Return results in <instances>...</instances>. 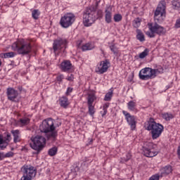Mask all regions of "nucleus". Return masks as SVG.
<instances>
[{
    "mask_svg": "<svg viewBox=\"0 0 180 180\" xmlns=\"http://www.w3.org/2000/svg\"><path fill=\"white\" fill-rule=\"evenodd\" d=\"M39 130L41 133H45L48 140H52V141H56V139L58 136L57 131H56V127H54V122L51 118L44 120L39 126Z\"/></svg>",
    "mask_w": 180,
    "mask_h": 180,
    "instance_id": "1",
    "label": "nucleus"
},
{
    "mask_svg": "<svg viewBox=\"0 0 180 180\" xmlns=\"http://www.w3.org/2000/svg\"><path fill=\"white\" fill-rule=\"evenodd\" d=\"M144 127L146 130L150 131L153 140H157L162 134V131H164V126L155 122L153 118L151 117L145 123Z\"/></svg>",
    "mask_w": 180,
    "mask_h": 180,
    "instance_id": "2",
    "label": "nucleus"
},
{
    "mask_svg": "<svg viewBox=\"0 0 180 180\" xmlns=\"http://www.w3.org/2000/svg\"><path fill=\"white\" fill-rule=\"evenodd\" d=\"M30 140L31 143H30V146L35 151L33 154L38 155L46 147V138L43 136L37 135L32 136Z\"/></svg>",
    "mask_w": 180,
    "mask_h": 180,
    "instance_id": "3",
    "label": "nucleus"
},
{
    "mask_svg": "<svg viewBox=\"0 0 180 180\" xmlns=\"http://www.w3.org/2000/svg\"><path fill=\"white\" fill-rule=\"evenodd\" d=\"M11 49L21 56H27V54L32 53V45L27 42H14L11 46Z\"/></svg>",
    "mask_w": 180,
    "mask_h": 180,
    "instance_id": "4",
    "label": "nucleus"
},
{
    "mask_svg": "<svg viewBox=\"0 0 180 180\" xmlns=\"http://www.w3.org/2000/svg\"><path fill=\"white\" fill-rule=\"evenodd\" d=\"M157 72H158V69L145 68L140 70L139 77L142 81H147L155 78L157 77Z\"/></svg>",
    "mask_w": 180,
    "mask_h": 180,
    "instance_id": "5",
    "label": "nucleus"
},
{
    "mask_svg": "<svg viewBox=\"0 0 180 180\" xmlns=\"http://www.w3.org/2000/svg\"><path fill=\"white\" fill-rule=\"evenodd\" d=\"M95 13L94 8L91 7L86 8L83 15V24L84 26H91L96 20Z\"/></svg>",
    "mask_w": 180,
    "mask_h": 180,
    "instance_id": "6",
    "label": "nucleus"
},
{
    "mask_svg": "<svg viewBox=\"0 0 180 180\" xmlns=\"http://www.w3.org/2000/svg\"><path fill=\"white\" fill-rule=\"evenodd\" d=\"M22 176L21 180H32L36 176L37 170L33 166L24 165L22 167Z\"/></svg>",
    "mask_w": 180,
    "mask_h": 180,
    "instance_id": "7",
    "label": "nucleus"
},
{
    "mask_svg": "<svg viewBox=\"0 0 180 180\" xmlns=\"http://www.w3.org/2000/svg\"><path fill=\"white\" fill-rule=\"evenodd\" d=\"M75 22V15L72 13H68L64 15V16L61 17L60 20V25L64 29H67L70 27V26H72V24Z\"/></svg>",
    "mask_w": 180,
    "mask_h": 180,
    "instance_id": "8",
    "label": "nucleus"
},
{
    "mask_svg": "<svg viewBox=\"0 0 180 180\" xmlns=\"http://www.w3.org/2000/svg\"><path fill=\"white\" fill-rule=\"evenodd\" d=\"M157 147V145L154 144L151 142L146 143L143 146V155L145 157L148 158H153L155 157V155H158V152L155 150V148Z\"/></svg>",
    "mask_w": 180,
    "mask_h": 180,
    "instance_id": "9",
    "label": "nucleus"
},
{
    "mask_svg": "<svg viewBox=\"0 0 180 180\" xmlns=\"http://www.w3.org/2000/svg\"><path fill=\"white\" fill-rule=\"evenodd\" d=\"M148 26L149 30L155 32V33H156V34H158V36H164V34L167 33V30L164 27L158 25V23L157 22H148Z\"/></svg>",
    "mask_w": 180,
    "mask_h": 180,
    "instance_id": "10",
    "label": "nucleus"
},
{
    "mask_svg": "<svg viewBox=\"0 0 180 180\" xmlns=\"http://www.w3.org/2000/svg\"><path fill=\"white\" fill-rule=\"evenodd\" d=\"M68 41L64 38H58L53 41V52L56 53L58 50L62 49H67V44Z\"/></svg>",
    "mask_w": 180,
    "mask_h": 180,
    "instance_id": "11",
    "label": "nucleus"
},
{
    "mask_svg": "<svg viewBox=\"0 0 180 180\" xmlns=\"http://www.w3.org/2000/svg\"><path fill=\"white\" fill-rule=\"evenodd\" d=\"M109 64H110V62L108 59H105V60H102L98 63L95 69V72L97 74H105L109 68Z\"/></svg>",
    "mask_w": 180,
    "mask_h": 180,
    "instance_id": "12",
    "label": "nucleus"
},
{
    "mask_svg": "<svg viewBox=\"0 0 180 180\" xmlns=\"http://www.w3.org/2000/svg\"><path fill=\"white\" fill-rule=\"evenodd\" d=\"M123 115L125 116V119L131 127V130H136V126L137 124V122L136 121V117L134 115H130V113L127 112V111H122Z\"/></svg>",
    "mask_w": 180,
    "mask_h": 180,
    "instance_id": "13",
    "label": "nucleus"
},
{
    "mask_svg": "<svg viewBox=\"0 0 180 180\" xmlns=\"http://www.w3.org/2000/svg\"><path fill=\"white\" fill-rule=\"evenodd\" d=\"M165 5H166L165 1H162L158 4L154 14L155 19H158L157 18L158 16H164V14H165V9H166Z\"/></svg>",
    "mask_w": 180,
    "mask_h": 180,
    "instance_id": "14",
    "label": "nucleus"
},
{
    "mask_svg": "<svg viewBox=\"0 0 180 180\" xmlns=\"http://www.w3.org/2000/svg\"><path fill=\"white\" fill-rule=\"evenodd\" d=\"M7 97L8 101H11V102H16V98H18L19 93L18 91L15 90V89L10 87L7 89Z\"/></svg>",
    "mask_w": 180,
    "mask_h": 180,
    "instance_id": "15",
    "label": "nucleus"
},
{
    "mask_svg": "<svg viewBox=\"0 0 180 180\" xmlns=\"http://www.w3.org/2000/svg\"><path fill=\"white\" fill-rule=\"evenodd\" d=\"M112 6H108L105 10V20L106 23H112Z\"/></svg>",
    "mask_w": 180,
    "mask_h": 180,
    "instance_id": "16",
    "label": "nucleus"
},
{
    "mask_svg": "<svg viewBox=\"0 0 180 180\" xmlns=\"http://www.w3.org/2000/svg\"><path fill=\"white\" fill-rule=\"evenodd\" d=\"M72 67V64L70 60H64L60 63V69L64 72L70 71Z\"/></svg>",
    "mask_w": 180,
    "mask_h": 180,
    "instance_id": "17",
    "label": "nucleus"
},
{
    "mask_svg": "<svg viewBox=\"0 0 180 180\" xmlns=\"http://www.w3.org/2000/svg\"><path fill=\"white\" fill-rule=\"evenodd\" d=\"M171 172H172V167L171 165L165 166L160 169L162 176H167V175H169Z\"/></svg>",
    "mask_w": 180,
    "mask_h": 180,
    "instance_id": "18",
    "label": "nucleus"
},
{
    "mask_svg": "<svg viewBox=\"0 0 180 180\" xmlns=\"http://www.w3.org/2000/svg\"><path fill=\"white\" fill-rule=\"evenodd\" d=\"M60 105L61 108H64L65 109H67L68 107V105H70V103L68 102V98L66 96H63L59 99Z\"/></svg>",
    "mask_w": 180,
    "mask_h": 180,
    "instance_id": "19",
    "label": "nucleus"
},
{
    "mask_svg": "<svg viewBox=\"0 0 180 180\" xmlns=\"http://www.w3.org/2000/svg\"><path fill=\"white\" fill-rule=\"evenodd\" d=\"M11 134L13 136V142L15 143H19L20 141V138L19 137V134H20V131L19 129L11 130Z\"/></svg>",
    "mask_w": 180,
    "mask_h": 180,
    "instance_id": "20",
    "label": "nucleus"
},
{
    "mask_svg": "<svg viewBox=\"0 0 180 180\" xmlns=\"http://www.w3.org/2000/svg\"><path fill=\"white\" fill-rule=\"evenodd\" d=\"M94 49H95V46H94V44H92L91 43L85 44L82 46V51H86L88 50H94Z\"/></svg>",
    "mask_w": 180,
    "mask_h": 180,
    "instance_id": "21",
    "label": "nucleus"
},
{
    "mask_svg": "<svg viewBox=\"0 0 180 180\" xmlns=\"http://www.w3.org/2000/svg\"><path fill=\"white\" fill-rule=\"evenodd\" d=\"M136 39L139 40V41H146V38L144 37V34L140 30H136Z\"/></svg>",
    "mask_w": 180,
    "mask_h": 180,
    "instance_id": "22",
    "label": "nucleus"
},
{
    "mask_svg": "<svg viewBox=\"0 0 180 180\" xmlns=\"http://www.w3.org/2000/svg\"><path fill=\"white\" fill-rule=\"evenodd\" d=\"M58 151V148H57V146H55L49 150L48 154L49 155H50V157H54V155L57 154Z\"/></svg>",
    "mask_w": 180,
    "mask_h": 180,
    "instance_id": "23",
    "label": "nucleus"
},
{
    "mask_svg": "<svg viewBox=\"0 0 180 180\" xmlns=\"http://www.w3.org/2000/svg\"><path fill=\"white\" fill-rule=\"evenodd\" d=\"M96 96L95 94H89L87 97V105H93Z\"/></svg>",
    "mask_w": 180,
    "mask_h": 180,
    "instance_id": "24",
    "label": "nucleus"
},
{
    "mask_svg": "<svg viewBox=\"0 0 180 180\" xmlns=\"http://www.w3.org/2000/svg\"><path fill=\"white\" fill-rule=\"evenodd\" d=\"M127 107L129 110H131L132 112H134L136 109V102H134V101H130L127 103Z\"/></svg>",
    "mask_w": 180,
    "mask_h": 180,
    "instance_id": "25",
    "label": "nucleus"
},
{
    "mask_svg": "<svg viewBox=\"0 0 180 180\" xmlns=\"http://www.w3.org/2000/svg\"><path fill=\"white\" fill-rule=\"evenodd\" d=\"M113 96V91L110 90V91H108L105 97H104V101L106 102H109L112 100V97Z\"/></svg>",
    "mask_w": 180,
    "mask_h": 180,
    "instance_id": "26",
    "label": "nucleus"
},
{
    "mask_svg": "<svg viewBox=\"0 0 180 180\" xmlns=\"http://www.w3.org/2000/svg\"><path fill=\"white\" fill-rule=\"evenodd\" d=\"M6 136L3 138H4V141L6 146L8 147V145L11 142V140H12V137L11 136V134L9 133H6Z\"/></svg>",
    "mask_w": 180,
    "mask_h": 180,
    "instance_id": "27",
    "label": "nucleus"
},
{
    "mask_svg": "<svg viewBox=\"0 0 180 180\" xmlns=\"http://www.w3.org/2000/svg\"><path fill=\"white\" fill-rule=\"evenodd\" d=\"M32 16L33 19L37 20V19H39V16H40V11L37 9L33 10L32 12Z\"/></svg>",
    "mask_w": 180,
    "mask_h": 180,
    "instance_id": "28",
    "label": "nucleus"
},
{
    "mask_svg": "<svg viewBox=\"0 0 180 180\" xmlns=\"http://www.w3.org/2000/svg\"><path fill=\"white\" fill-rule=\"evenodd\" d=\"M162 117L167 122H169V120H171V119H174V115L171 113L166 112L162 115Z\"/></svg>",
    "mask_w": 180,
    "mask_h": 180,
    "instance_id": "29",
    "label": "nucleus"
},
{
    "mask_svg": "<svg viewBox=\"0 0 180 180\" xmlns=\"http://www.w3.org/2000/svg\"><path fill=\"white\" fill-rule=\"evenodd\" d=\"M20 123H21L22 126H27V124L30 123V119L27 117L21 118L20 119Z\"/></svg>",
    "mask_w": 180,
    "mask_h": 180,
    "instance_id": "30",
    "label": "nucleus"
},
{
    "mask_svg": "<svg viewBox=\"0 0 180 180\" xmlns=\"http://www.w3.org/2000/svg\"><path fill=\"white\" fill-rule=\"evenodd\" d=\"M6 148V145L4 141V136L0 134V150H5Z\"/></svg>",
    "mask_w": 180,
    "mask_h": 180,
    "instance_id": "31",
    "label": "nucleus"
},
{
    "mask_svg": "<svg viewBox=\"0 0 180 180\" xmlns=\"http://www.w3.org/2000/svg\"><path fill=\"white\" fill-rule=\"evenodd\" d=\"M148 53H150V49H146L142 53L139 54V58H146Z\"/></svg>",
    "mask_w": 180,
    "mask_h": 180,
    "instance_id": "32",
    "label": "nucleus"
},
{
    "mask_svg": "<svg viewBox=\"0 0 180 180\" xmlns=\"http://www.w3.org/2000/svg\"><path fill=\"white\" fill-rule=\"evenodd\" d=\"M141 23V19L139 18H137L133 21V26L134 27L137 28L139 27V26H140Z\"/></svg>",
    "mask_w": 180,
    "mask_h": 180,
    "instance_id": "33",
    "label": "nucleus"
},
{
    "mask_svg": "<svg viewBox=\"0 0 180 180\" xmlns=\"http://www.w3.org/2000/svg\"><path fill=\"white\" fill-rule=\"evenodd\" d=\"M88 108L90 116H94V115H95V106L93 105H88Z\"/></svg>",
    "mask_w": 180,
    "mask_h": 180,
    "instance_id": "34",
    "label": "nucleus"
},
{
    "mask_svg": "<svg viewBox=\"0 0 180 180\" xmlns=\"http://www.w3.org/2000/svg\"><path fill=\"white\" fill-rule=\"evenodd\" d=\"M172 8L173 9L178 10L180 8V2L176 0L172 1Z\"/></svg>",
    "mask_w": 180,
    "mask_h": 180,
    "instance_id": "35",
    "label": "nucleus"
},
{
    "mask_svg": "<svg viewBox=\"0 0 180 180\" xmlns=\"http://www.w3.org/2000/svg\"><path fill=\"white\" fill-rule=\"evenodd\" d=\"M4 58H12L15 57V52H8L4 53Z\"/></svg>",
    "mask_w": 180,
    "mask_h": 180,
    "instance_id": "36",
    "label": "nucleus"
},
{
    "mask_svg": "<svg viewBox=\"0 0 180 180\" xmlns=\"http://www.w3.org/2000/svg\"><path fill=\"white\" fill-rule=\"evenodd\" d=\"M114 22H120L122 19V17L120 14H115L114 15Z\"/></svg>",
    "mask_w": 180,
    "mask_h": 180,
    "instance_id": "37",
    "label": "nucleus"
},
{
    "mask_svg": "<svg viewBox=\"0 0 180 180\" xmlns=\"http://www.w3.org/2000/svg\"><path fill=\"white\" fill-rule=\"evenodd\" d=\"M146 32V36L150 38L155 37V32H153V30H150Z\"/></svg>",
    "mask_w": 180,
    "mask_h": 180,
    "instance_id": "38",
    "label": "nucleus"
},
{
    "mask_svg": "<svg viewBox=\"0 0 180 180\" xmlns=\"http://www.w3.org/2000/svg\"><path fill=\"white\" fill-rule=\"evenodd\" d=\"M110 49L113 52L114 54H117V47L115 44L110 46Z\"/></svg>",
    "mask_w": 180,
    "mask_h": 180,
    "instance_id": "39",
    "label": "nucleus"
},
{
    "mask_svg": "<svg viewBox=\"0 0 180 180\" xmlns=\"http://www.w3.org/2000/svg\"><path fill=\"white\" fill-rule=\"evenodd\" d=\"M130 158H131V155L130 153H127V158L124 159L121 158V162H127V161H129V160H130Z\"/></svg>",
    "mask_w": 180,
    "mask_h": 180,
    "instance_id": "40",
    "label": "nucleus"
},
{
    "mask_svg": "<svg viewBox=\"0 0 180 180\" xmlns=\"http://www.w3.org/2000/svg\"><path fill=\"white\" fill-rule=\"evenodd\" d=\"M13 155H14L13 152L10 151V152L4 154V158H11L13 157Z\"/></svg>",
    "mask_w": 180,
    "mask_h": 180,
    "instance_id": "41",
    "label": "nucleus"
},
{
    "mask_svg": "<svg viewBox=\"0 0 180 180\" xmlns=\"http://www.w3.org/2000/svg\"><path fill=\"white\" fill-rule=\"evenodd\" d=\"M174 29H179L180 28V18H178L176 20V23L174 24Z\"/></svg>",
    "mask_w": 180,
    "mask_h": 180,
    "instance_id": "42",
    "label": "nucleus"
},
{
    "mask_svg": "<svg viewBox=\"0 0 180 180\" xmlns=\"http://www.w3.org/2000/svg\"><path fill=\"white\" fill-rule=\"evenodd\" d=\"M148 180H160V176L158 174L153 175Z\"/></svg>",
    "mask_w": 180,
    "mask_h": 180,
    "instance_id": "43",
    "label": "nucleus"
},
{
    "mask_svg": "<svg viewBox=\"0 0 180 180\" xmlns=\"http://www.w3.org/2000/svg\"><path fill=\"white\" fill-rule=\"evenodd\" d=\"M63 79H64V75H60L57 76L56 77V81L58 82H62Z\"/></svg>",
    "mask_w": 180,
    "mask_h": 180,
    "instance_id": "44",
    "label": "nucleus"
},
{
    "mask_svg": "<svg viewBox=\"0 0 180 180\" xmlns=\"http://www.w3.org/2000/svg\"><path fill=\"white\" fill-rule=\"evenodd\" d=\"M82 44V39H79L77 41V46L78 47V49L81 47Z\"/></svg>",
    "mask_w": 180,
    "mask_h": 180,
    "instance_id": "45",
    "label": "nucleus"
},
{
    "mask_svg": "<svg viewBox=\"0 0 180 180\" xmlns=\"http://www.w3.org/2000/svg\"><path fill=\"white\" fill-rule=\"evenodd\" d=\"M106 113H108V110L106 109H103V111H101V114L103 117V116L106 115Z\"/></svg>",
    "mask_w": 180,
    "mask_h": 180,
    "instance_id": "46",
    "label": "nucleus"
},
{
    "mask_svg": "<svg viewBox=\"0 0 180 180\" xmlns=\"http://www.w3.org/2000/svg\"><path fill=\"white\" fill-rule=\"evenodd\" d=\"M82 168H83V169H85V168L88 167V165H86V162H83L81 165Z\"/></svg>",
    "mask_w": 180,
    "mask_h": 180,
    "instance_id": "47",
    "label": "nucleus"
},
{
    "mask_svg": "<svg viewBox=\"0 0 180 180\" xmlns=\"http://www.w3.org/2000/svg\"><path fill=\"white\" fill-rule=\"evenodd\" d=\"M71 92H72V88L71 87H68L66 91V95H70V94H71Z\"/></svg>",
    "mask_w": 180,
    "mask_h": 180,
    "instance_id": "48",
    "label": "nucleus"
},
{
    "mask_svg": "<svg viewBox=\"0 0 180 180\" xmlns=\"http://www.w3.org/2000/svg\"><path fill=\"white\" fill-rule=\"evenodd\" d=\"M68 81H73L74 79V75H70V76H68L67 78Z\"/></svg>",
    "mask_w": 180,
    "mask_h": 180,
    "instance_id": "49",
    "label": "nucleus"
},
{
    "mask_svg": "<svg viewBox=\"0 0 180 180\" xmlns=\"http://www.w3.org/2000/svg\"><path fill=\"white\" fill-rule=\"evenodd\" d=\"M4 158H5L4 153L0 152V161H2V160H4Z\"/></svg>",
    "mask_w": 180,
    "mask_h": 180,
    "instance_id": "50",
    "label": "nucleus"
},
{
    "mask_svg": "<svg viewBox=\"0 0 180 180\" xmlns=\"http://www.w3.org/2000/svg\"><path fill=\"white\" fill-rule=\"evenodd\" d=\"M109 108V105L108 104H105L103 106V109H105V110H108V108Z\"/></svg>",
    "mask_w": 180,
    "mask_h": 180,
    "instance_id": "51",
    "label": "nucleus"
},
{
    "mask_svg": "<svg viewBox=\"0 0 180 180\" xmlns=\"http://www.w3.org/2000/svg\"><path fill=\"white\" fill-rule=\"evenodd\" d=\"M177 155H178L179 157H180V146H178V148H177Z\"/></svg>",
    "mask_w": 180,
    "mask_h": 180,
    "instance_id": "52",
    "label": "nucleus"
},
{
    "mask_svg": "<svg viewBox=\"0 0 180 180\" xmlns=\"http://www.w3.org/2000/svg\"><path fill=\"white\" fill-rule=\"evenodd\" d=\"M88 161H91V160H89V158H85L84 160V162H88Z\"/></svg>",
    "mask_w": 180,
    "mask_h": 180,
    "instance_id": "53",
    "label": "nucleus"
},
{
    "mask_svg": "<svg viewBox=\"0 0 180 180\" xmlns=\"http://www.w3.org/2000/svg\"><path fill=\"white\" fill-rule=\"evenodd\" d=\"M133 81V77L128 78V82H131Z\"/></svg>",
    "mask_w": 180,
    "mask_h": 180,
    "instance_id": "54",
    "label": "nucleus"
},
{
    "mask_svg": "<svg viewBox=\"0 0 180 180\" xmlns=\"http://www.w3.org/2000/svg\"><path fill=\"white\" fill-rule=\"evenodd\" d=\"M18 89L20 91V92H22V90L23 89V88L22 86H19L18 87Z\"/></svg>",
    "mask_w": 180,
    "mask_h": 180,
    "instance_id": "55",
    "label": "nucleus"
},
{
    "mask_svg": "<svg viewBox=\"0 0 180 180\" xmlns=\"http://www.w3.org/2000/svg\"><path fill=\"white\" fill-rule=\"evenodd\" d=\"M1 65H2V61L0 59V67H1Z\"/></svg>",
    "mask_w": 180,
    "mask_h": 180,
    "instance_id": "56",
    "label": "nucleus"
},
{
    "mask_svg": "<svg viewBox=\"0 0 180 180\" xmlns=\"http://www.w3.org/2000/svg\"><path fill=\"white\" fill-rule=\"evenodd\" d=\"M59 126H61V123H60L59 124H57V127H58Z\"/></svg>",
    "mask_w": 180,
    "mask_h": 180,
    "instance_id": "57",
    "label": "nucleus"
},
{
    "mask_svg": "<svg viewBox=\"0 0 180 180\" xmlns=\"http://www.w3.org/2000/svg\"><path fill=\"white\" fill-rule=\"evenodd\" d=\"M11 150H13V148H11Z\"/></svg>",
    "mask_w": 180,
    "mask_h": 180,
    "instance_id": "58",
    "label": "nucleus"
}]
</instances>
